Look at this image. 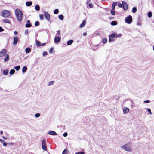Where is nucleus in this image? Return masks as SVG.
Returning <instances> with one entry per match:
<instances>
[{
	"mask_svg": "<svg viewBox=\"0 0 154 154\" xmlns=\"http://www.w3.org/2000/svg\"><path fill=\"white\" fill-rule=\"evenodd\" d=\"M150 102V101L149 100H146L144 101V102L145 103H148Z\"/></svg>",
	"mask_w": 154,
	"mask_h": 154,
	"instance_id": "nucleus-49",
	"label": "nucleus"
},
{
	"mask_svg": "<svg viewBox=\"0 0 154 154\" xmlns=\"http://www.w3.org/2000/svg\"><path fill=\"white\" fill-rule=\"evenodd\" d=\"M2 16L5 18L9 17L10 15V12L7 10H3L1 11Z\"/></svg>",
	"mask_w": 154,
	"mask_h": 154,
	"instance_id": "nucleus-2",
	"label": "nucleus"
},
{
	"mask_svg": "<svg viewBox=\"0 0 154 154\" xmlns=\"http://www.w3.org/2000/svg\"><path fill=\"white\" fill-rule=\"evenodd\" d=\"M88 6L89 8H92L93 6V4L92 3H90L88 4Z\"/></svg>",
	"mask_w": 154,
	"mask_h": 154,
	"instance_id": "nucleus-42",
	"label": "nucleus"
},
{
	"mask_svg": "<svg viewBox=\"0 0 154 154\" xmlns=\"http://www.w3.org/2000/svg\"><path fill=\"white\" fill-rule=\"evenodd\" d=\"M53 50L54 48L53 47L51 48L49 50V53H52L53 52Z\"/></svg>",
	"mask_w": 154,
	"mask_h": 154,
	"instance_id": "nucleus-39",
	"label": "nucleus"
},
{
	"mask_svg": "<svg viewBox=\"0 0 154 154\" xmlns=\"http://www.w3.org/2000/svg\"><path fill=\"white\" fill-rule=\"evenodd\" d=\"M0 141L3 143L4 142V140L1 139H0Z\"/></svg>",
	"mask_w": 154,
	"mask_h": 154,
	"instance_id": "nucleus-55",
	"label": "nucleus"
},
{
	"mask_svg": "<svg viewBox=\"0 0 154 154\" xmlns=\"http://www.w3.org/2000/svg\"><path fill=\"white\" fill-rule=\"evenodd\" d=\"M2 137V138L6 140L7 139V138L5 137L4 136H3Z\"/></svg>",
	"mask_w": 154,
	"mask_h": 154,
	"instance_id": "nucleus-61",
	"label": "nucleus"
},
{
	"mask_svg": "<svg viewBox=\"0 0 154 154\" xmlns=\"http://www.w3.org/2000/svg\"><path fill=\"white\" fill-rule=\"evenodd\" d=\"M42 148L44 151H46L47 150L46 142L45 139H44L42 140Z\"/></svg>",
	"mask_w": 154,
	"mask_h": 154,
	"instance_id": "nucleus-5",
	"label": "nucleus"
},
{
	"mask_svg": "<svg viewBox=\"0 0 154 154\" xmlns=\"http://www.w3.org/2000/svg\"><path fill=\"white\" fill-rule=\"evenodd\" d=\"M129 111V109L127 107L123 108V112L125 114L128 113Z\"/></svg>",
	"mask_w": 154,
	"mask_h": 154,
	"instance_id": "nucleus-14",
	"label": "nucleus"
},
{
	"mask_svg": "<svg viewBox=\"0 0 154 154\" xmlns=\"http://www.w3.org/2000/svg\"><path fill=\"white\" fill-rule=\"evenodd\" d=\"M152 13L151 11H149L148 12L147 15L149 18H150L152 17Z\"/></svg>",
	"mask_w": 154,
	"mask_h": 154,
	"instance_id": "nucleus-29",
	"label": "nucleus"
},
{
	"mask_svg": "<svg viewBox=\"0 0 154 154\" xmlns=\"http://www.w3.org/2000/svg\"><path fill=\"white\" fill-rule=\"evenodd\" d=\"M40 18L41 20H42L44 19V16L43 14H41L39 15Z\"/></svg>",
	"mask_w": 154,
	"mask_h": 154,
	"instance_id": "nucleus-41",
	"label": "nucleus"
},
{
	"mask_svg": "<svg viewBox=\"0 0 154 154\" xmlns=\"http://www.w3.org/2000/svg\"><path fill=\"white\" fill-rule=\"evenodd\" d=\"M60 30H58L57 32V35H60Z\"/></svg>",
	"mask_w": 154,
	"mask_h": 154,
	"instance_id": "nucleus-48",
	"label": "nucleus"
},
{
	"mask_svg": "<svg viewBox=\"0 0 154 154\" xmlns=\"http://www.w3.org/2000/svg\"><path fill=\"white\" fill-rule=\"evenodd\" d=\"M153 51H154V45L153 46Z\"/></svg>",
	"mask_w": 154,
	"mask_h": 154,
	"instance_id": "nucleus-64",
	"label": "nucleus"
},
{
	"mask_svg": "<svg viewBox=\"0 0 154 154\" xmlns=\"http://www.w3.org/2000/svg\"><path fill=\"white\" fill-rule=\"evenodd\" d=\"M46 44V43H43L42 44H41V46H45Z\"/></svg>",
	"mask_w": 154,
	"mask_h": 154,
	"instance_id": "nucleus-54",
	"label": "nucleus"
},
{
	"mask_svg": "<svg viewBox=\"0 0 154 154\" xmlns=\"http://www.w3.org/2000/svg\"><path fill=\"white\" fill-rule=\"evenodd\" d=\"M20 68V66H15L14 67V69L17 70H19Z\"/></svg>",
	"mask_w": 154,
	"mask_h": 154,
	"instance_id": "nucleus-31",
	"label": "nucleus"
},
{
	"mask_svg": "<svg viewBox=\"0 0 154 154\" xmlns=\"http://www.w3.org/2000/svg\"><path fill=\"white\" fill-rule=\"evenodd\" d=\"M122 3L123 5V9L125 10H126L128 9V5L126 2L125 1H122Z\"/></svg>",
	"mask_w": 154,
	"mask_h": 154,
	"instance_id": "nucleus-7",
	"label": "nucleus"
},
{
	"mask_svg": "<svg viewBox=\"0 0 154 154\" xmlns=\"http://www.w3.org/2000/svg\"><path fill=\"white\" fill-rule=\"evenodd\" d=\"M27 70V68L26 66H24L23 67L22 69V71L23 72L25 73L26 71Z\"/></svg>",
	"mask_w": 154,
	"mask_h": 154,
	"instance_id": "nucleus-21",
	"label": "nucleus"
},
{
	"mask_svg": "<svg viewBox=\"0 0 154 154\" xmlns=\"http://www.w3.org/2000/svg\"><path fill=\"white\" fill-rule=\"evenodd\" d=\"M111 24L112 26H115L117 24V23L116 21H113L111 23Z\"/></svg>",
	"mask_w": 154,
	"mask_h": 154,
	"instance_id": "nucleus-23",
	"label": "nucleus"
},
{
	"mask_svg": "<svg viewBox=\"0 0 154 154\" xmlns=\"http://www.w3.org/2000/svg\"><path fill=\"white\" fill-rule=\"evenodd\" d=\"M18 38L17 37L15 36L14 37V42H13V44L14 45H16L17 44L18 40Z\"/></svg>",
	"mask_w": 154,
	"mask_h": 154,
	"instance_id": "nucleus-10",
	"label": "nucleus"
},
{
	"mask_svg": "<svg viewBox=\"0 0 154 154\" xmlns=\"http://www.w3.org/2000/svg\"><path fill=\"white\" fill-rule=\"evenodd\" d=\"M27 23H29V24H31L30 23V20H28L27 21Z\"/></svg>",
	"mask_w": 154,
	"mask_h": 154,
	"instance_id": "nucleus-58",
	"label": "nucleus"
},
{
	"mask_svg": "<svg viewBox=\"0 0 154 154\" xmlns=\"http://www.w3.org/2000/svg\"><path fill=\"white\" fill-rule=\"evenodd\" d=\"M4 30V29L2 28L1 26H0V32H2Z\"/></svg>",
	"mask_w": 154,
	"mask_h": 154,
	"instance_id": "nucleus-52",
	"label": "nucleus"
},
{
	"mask_svg": "<svg viewBox=\"0 0 154 154\" xmlns=\"http://www.w3.org/2000/svg\"><path fill=\"white\" fill-rule=\"evenodd\" d=\"M68 133H67V132H65L63 134V136L64 137H66L67 135H68Z\"/></svg>",
	"mask_w": 154,
	"mask_h": 154,
	"instance_id": "nucleus-46",
	"label": "nucleus"
},
{
	"mask_svg": "<svg viewBox=\"0 0 154 154\" xmlns=\"http://www.w3.org/2000/svg\"><path fill=\"white\" fill-rule=\"evenodd\" d=\"M24 33H25V35H27V34H28V30H26L25 31V32H24Z\"/></svg>",
	"mask_w": 154,
	"mask_h": 154,
	"instance_id": "nucleus-50",
	"label": "nucleus"
},
{
	"mask_svg": "<svg viewBox=\"0 0 154 154\" xmlns=\"http://www.w3.org/2000/svg\"><path fill=\"white\" fill-rule=\"evenodd\" d=\"M44 15L46 19L48 21H50V14L47 12H44Z\"/></svg>",
	"mask_w": 154,
	"mask_h": 154,
	"instance_id": "nucleus-6",
	"label": "nucleus"
},
{
	"mask_svg": "<svg viewBox=\"0 0 154 154\" xmlns=\"http://www.w3.org/2000/svg\"><path fill=\"white\" fill-rule=\"evenodd\" d=\"M73 42V40L71 39L68 41L67 42V44L68 45H71Z\"/></svg>",
	"mask_w": 154,
	"mask_h": 154,
	"instance_id": "nucleus-17",
	"label": "nucleus"
},
{
	"mask_svg": "<svg viewBox=\"0 0 154 154\" xmlns=\"http://www.w3.org/2000/svg\"><path fill=\"white\" fill-rule=\"evenodd\" d=\"M54 83V81H51L49 82L48 86H50L52 85Z\"/></svg>",
	"mask_w": 154,
	"mask_h": 154,
	"instance_id": "nucleus-36",
	"label": "nucleus"
},
{
	"mask_svg": "<svg viewBox=\"0 0 154 154\" xmlns=\"http://www.w3.org/2000/svg\"><path fill=\"white\" fill-rule=\"evenodd\" d=\"M9 60V56L8 54H7L5 55V59H4V61L5 62H7Z\"/></svg>",
	"mask_w": 154,
	"mask_h": 154,
	"instance_id": "nucleus-12",
	"label": "nucleus"
},
{
	"mask_svg": "<svg viewBox=\"0 0 154 154\" xmlns=\"http://www.w3.org/2000/svg\"><path fill=\"white\" fill-rule=\"evenodd\" d=\"M48 134L52 135H53V136L57 135V134L56 132H55L54 131H51V130L49 131L48 132Z\"/></svg>",
	"mask_w": 154,
	"mask_h": 154,
	"instance_id": "nucleus-9",
	"label": "nucleus"
},
{
	"mask_svg": "<svg viewBox=\"0 0 154 154\" xmlns=\"http://www.w3.org/2000/svg\"><path fill=\"white\" fill-rule=\"evenodd\" d=\"M32 26L31 24L26 23L25 25V27L26 28H29Z\"/></svg>",
	"mask_w": 154,
	"mask_h": 154,
	"instance_id": "nucleus-33",
	"label": "nucleus"
},
{
	"mask_svg": "<svg viewBox=\"0 0 154 154\" xmlns=\"http://www.w3.org/2000/svg\"><path fill=\"white\" fill-rule=\"evenodd\" d=\"M47 53L46 51H44L42 53L43 55L44 56H45L46 55H47Z\"/></svg>",
	"mask_w": 154,
	"mask_h": 154,
	"instance_id": "nucleus-43",
	"label": "nucleus"
},
{
	"mask_svg": "<svg viewBox=\"0 0 154 154\" xmlns=\"http://www.w3.org/2000/svg\"><path fill=\"white\" fill-rule=\"evenodd\" d=\"M32 2L31 1L26 2V5L27 6H30L32 5Z\"/></svg>",
	"mask_w": 154,
	"mask_h": 154,
	"instance_id": "nucleus-16",
	"label": "nucleus"
},
{
	"mask_svg": "<svg viewBox=\"0 0 154 154\" xmlns=\"http://www.w3.org/2000/svg\"><path fill=\"white\" fill-rule=\"evenodd\" d=\"M147 110L149 113H150V114H152V113L151 112V110L149 108H147Z\"/></svg>",
	"mask_w": 154,
	"mask_h": 154,
	"instance_id": "nucleus-44",
	"label": "nucleus"
},
{
	"mask_svg": "<svg viewBox=\"0 0 154 154\" xmlns=\"http://www.w3.org/2000/svg\"><path fill=\"white\" fill-rule=\"evenodd\" d=\"M3 145L4 146H6L7 145V144H8V143H6V142H4L3 143Z\"/></svg>",
	"mask_w": 154,
	"mask_h": 154,
	"instance_id": "nucleus-53",
	"label": "nucleus"
},
{
	"mask_svg": "<svg viewBox=\"0 0 154 154\" xmlns=\"http://www.w3.org/2000/svg\"><path fill=\"white\" fill-rule=\"evenodd\" d=\"M112 39L111 38V37L109 36V42H112Z\"/></svg>",
	"mask_w": 154,
	"mask_h": 154,
	"instance_id": "nucleus-51",
	"label": "nucleus"
},
{
	"mask_svg": "<svg viewBox=\"0 0 154 154\" xmlns=\"http://www.w3.org/2000/svg\"><path fill=\"white\" fill-rule=\"evenodd\" d=\"M25 51L26 53H29L31 51V49L30 48L27 47L25 49Z\"/></svg>",
	"mask_w": 154,
	"mask_h": 154,
	"instance_id": "nucleus-18",
	"label": "nucleus"
},
{
	"mask_svg": "<svg viewBox=\"0 0 154 154\" xmlns=\"http://www.w3.org/2000/svg\"><path fill=\"white\" fill-rule=\"evenodd\" d=\"M36 45L38 47H39L41 46V43L38 41L37 40L36 41Z\"/></svg>",
	"mask_w": 154,
	"mask_h": 154,
	"instance_id": "nucleus-26",
	"label": "nucleus"
},
{
	"mask_svg": "<svg viewBox=\"0 0 154 154\" xmlns=\"http://www.w3.org/2000/svg\"><path fill=\"white\" fill-rule=\"evenodd\" d=\"M39 25V23L38 21H36L35 23V26H37Z\"/></svg>",
	"mask_w": 154,
	"mask_h": 154,
	"instance_id": "nucleus-35",
	"label": "nucleus"
},
{
	"mask_svg": "<svg viewBox=\"0 0 154 154\" xmlns=\"http://www.w3.org/2000/svg\"><path fill=\"white\" fill-rule=\"evenodd\" d=\"M125 22L127 24H130L132 22V18L131 16L129 15L125 19Z\"/></svg>",
	"mask_w": 154,
	"mask_h": 154,
	"instance_id": "nucleus-3",
	"label": "nucleus"
},
{
	"mask_svg": "<svg viewBox=\"0 0 154 154\" xmlns=\"http://www.w3.org/2000/svg\"><path fill=\"white\" fill-rule=\"evenodd\" d=\"M137 10V9L136 7H134L132 8V12L133 13H135L136 12Z\"/></svg>",
	"mask_w": 154,
	"mask_h": 154,
	"instance_id": "nucleus-25",
	"label": "nucleus"
},
{
	"mask_svg": "<svg viewBox=\"0 0 154 154\" xmlns=\"http://www.w3.org/2000/svg\"><path fill=\"white\" fill-rule=\"evenodd\" d=\"M122 36V35L121 34H119L116 35V38L120 37Z\"/></svg>",
	"mask_w": 154,
	"mask_h": 154,
	"instance_id": "nucleus-47",
	"label": "nucleus"
},
{
	"mask_svg": "<svg viewBox=\"0 0 154 154\" xmlns=\"http://www.w3.org/2000/svg\"><path fill=\"white\" fill-rule=\"evenodd\" d=\"M61 38L59 36L55 37L54 39V42L55 43H58L60 41Z\"/></svg>",
	"mask_w": 154,
	"mask_h": 154,
	"instance_id": "nucleus-11",
	"label": "nucleus"
},
{
	"mask_svg": "<svg viewBox=\"0 0 154 154\" xmlns=\"http://www.w3.org/2000/svg\"><path fill=\"white\" fill-rule=\"evenodd\" d=\"M118 6L119 7H120V8L122 7V6H123L122 4V3L121 4L120 3L118 4Z\"/></svg>",
	"mask_w": 154,
	"mask_h": 154,
	"instance_id": "nucleus-45",
	"label": "nucleus"
},
{
	"mask_svg": "<svg viewBox=\"0 0 154 154\" xmlns=\"http://www.w3.org/2000/svg\"><path fill=\"white\" fill-rule=\"evenodd\" d=\"M2 21L3 22L5 23H8L9 24H11V22L8 19H5L2 20Z\"/></svg>",
	"mask_w": 154,
	"mask_h": 154,
	"instance_id": "nucleus-13",
	"label": "nucleus"
},
{
	"mask_svg": "<svg viewBox=\"0 0 154 154\" xmlns=\"http://www.w3.org/2000/svg\"><path fill=\"white\" fill-rule=\"evenodd\" d=\"M15 13L17 19L19 21H21L23 17L22 11L19 9H16L15 10Z\"/></svg>",
	"mask_w": 154,
	"mask_h": 154,
	"instance_id": "nucleus-1",
	"label": "nucleus"
},
{
	"mask_svg": "<svg viewBox=\"0 0 154 154\" xmlns=\"http://www.w3.org/2000/svg\"><path fill=\"white\" fill-rule=\"evenodd\" d=\"M86 23V21L85 20H83L82 23L79 26V27L80 28H82L85 25Z\"/></svg>",
	"mask_w": 154,
	"mask_h": 154,
	"instance_id": "nucleus-15",
	"label": "nucleus"
},
{
	"mask_svg": "<svg viewBox=\"0 0 154 154\" xmlns=\"http://www.w3.org/2000/svg\"><path fill=\"white\" fill-rule=\"evenodd\" d=\"M59 12V10L58 9H55L54 11V13L55 14H57Z\"/></svg>",
	"mask_w": 154,
	"mask_h": 154,
	"instance_id": "nucleus-32",
	"label": "nucleus"
},
{
	"mask_svg": "<svg viewBox=\"0 0 154 154\" xmlns=\"http://www.w3.org/2000/svg\"><path fill=\"white\" fill-rule=\"evenodd\" d=\"M8 70L4 69L3 70V74L4 75H7L8 74Z\"/></svg>",
	"mask_w": 154,
	"mask_h": 154,
	"instance_id": "nucleus-20",
	"label": "nucleus"
},
{
	"mask_svg": "<svg viewBox=\"0 0 154 154\" xmlns=\"http://www.w3.org/2000/svg\"><path fill=\"white\" fill-rule=\"evenodd\" d=\"M109 36L112 38L116 37V35L115 33H112Z\"/></svg>",
	"mask_w": 154,
	"mask_h": 154,
	"instance_id": "nucleus-28",
	"label": "nucleus"
},
{
	"mask_svg": "<svg viewBox=\"0 0 154 154\" xmlns=\"http://www.w3.org/2000/svg\"><path fill=\"white\" fill-rule=\"evenodd\" d=\"M14 33L15 35H17L18 34V32L17 31H15L14 32Z\"/></svg>",
	"mask_w": 154,
	"mask_h": 154,
	"instance_id": "nucleus-57",
	"label": "nucleus"
},
{
	"mask_svg": "<svg viewBox=\"0 0 154 154\" xmlns=\"http://www.w3.org/2000/svg\"><path fill=\"white\" fill-rule=\"evenodd\" d=\"M121 148L127 151L130 152L131 151V149L130 148L129 143L122 146Z\"/></svg>",
	"mask_w": 154,
	"mask_h": 154,
	"instance_id": "nucleus-4",
	"label": "nucleus"
},
{
	"mask_svg": "<svg viewBox=\"0 0 154 154\" xmlns=\"http://www.w3.org/2000/svg\"><path fill=\"white\" fill-rule=\"evenodd\" d=\"M7 52V51L5 49H4L0 51V57H2L5 55Z\"/></svg>",
	"mask_w": 154,
	"mask_h": 154,
	"instance_id": "nucleus-8",
	"label": "nucleus"
},
{
	"mask_svg": "<svg viewBox=\"0 0 154 154\" xmlns=\"http://www.w3.org/2000/svg\"><path fill=\"white\" fill-rule=\"evenodd\" d=\"M40 6L38 5H36L35 7V9L37 11H38L40 10Z\"/></svg>",
	"mask_w": 154,
	"mask_h": 154,
	"instance_id": "nucleus-27",
	"label": "nucleus"
},
{
	"mask_svg": "<svg viewBox=\"0 0 154 154\" xmlns=\"http://www.w3.org/2000/svg\"><path fill=\"white\" fill-rule=\"evenodd\" d=\"M15 72V70L14 69H11L9 72V74L11 75H13Z\"/></svg>",
	"mask_w": 154,
	"mask_h": 154,
	"instance_id": "nucleus-30",
	"label": "nucleus"
},
{
	"mask_svg": "<svg viewBox=\"0 0 154 154\" xmlns=\"http://www.w3.org/2000/svg\"><path fill=\"white\" fill-rule=\"evenodd\" d=\"M83 35L84 36H85L87 35V33L86 32H85L83 34Z\"/></svg>",
	"mask_w": 154,
	"mask_h": 154,
	"instance_id": "nucleus-59",
	"label": "nucleus"
},
{
	"mask_svg": "<svg viewBox=\"0 0 154 154\" xmlns=\"http://www.w3.org/2000/svg\"><path fill=\"white\" fill-rule=\"evenodd\" d=\"M110 13L111 14L113 15H114L116 14L115 11V9H112L110 11Z\"/></svg>",
	"mask_w": 154,
	"mask_h": 154,
	"instance_id": "nucleus-22",
	"label": "nucleus"
},
{
	"mask_svg": "<svg viewBox=\"0 0 154 154\" xmlns=\"http://www.w3.org/2000/svg\"><path fill=\"white\" fill-rule=\"evenodd\" d=\"M75 154H85V152L83 151H80L75 153Z\"/></svg>",
	"mask_w": 154,
	"mask_h": 154,
	"instance_id": "nucleus-40",
	"label": "nucleus"
},
{
	"mask_svg": "<svg viewBox=\"0 0 154 154\" xmlns=\"http://www.w3.org/2000/svg\"><path fill=\"white\" fill-rule=\"evenodd\" d=\"M3 134V131H0V134Z\"/></svg>",
	"mask_w": 154,
	"mask_h": 154,
	"instance_id": "nucleus-63",
	"label": "nucleus"
},
{
	"mask_svg": "<svg viewBox=\"0 0 154 154\" xmlns=\"http://www.w3.org/2000/svg\"><path fill=\"white\" fill-rule=\"evenodd\" d=\"M9 145H13L14 144V143H8Z\"/></svg>",
	"mask_w": 154,
	"mask_h": 154,
	"instance_id": "nucleus-56",
	"label": "nucleus"
},
{
	"mask_svg": "<svg viewBox=\"0 0 154 154\" xmlns=\"http://www.w3.org/2000/svg\"><path fill=\"white\" fill-rule=\"evenodd\" d=\"M137 26H140V23H137Z\"/></svg>",
	"mask_w": 154,
	"mask_h": 154,
	"instance_id": "nucleus-62",
	"label": "nucleus"
},
{
	"mask_svg": "<svg viewBox=\"0 0 154 154\" xmlns=\"http://www.w3.org/2000/svg\"><path fill=\"white\" fill-rule=\"evenodd\" d=\"M90 0H87V2H86V4H88L89 2H90Z\"/></svg>",
	"mask_w": 154,
	"mask_h": 154,
	"instance_id": "nucleus-60",
	"label": "nucleus"
},
{
	"mask_svg": "<svg viewBox=\"0 0 154 154\" xmlns=\"http://www.w3.org/2000/svg\"><path fill=\"white\" fill-rule=\"evenodd\" d=\"M58 18L60 20H63L64 18V16L62 14L59 15L58 16Z\"/></svg>",
	"mask_w": 154,
	"mask_h": 154,
	"instance_id": "nucleus-24",
	"label": "nucleus"
},
{
	"mask_svg": "<svg viewBox=\"0 0 154 154\" xmlns=\"http://www.w3.org/2000/svg\"><path fill=\"white\" fill-rule=\"evenodd\" d=\"M40 114L39 113H37L35 115V116L36 118H38L40 116Z\"/></svg>",
	"mask_w": 154,
	"mask_h": 154,
	"instance_id": "nucleus-38",
	"label": "nucleus"
},
{
	"mask_svg": "<svg viewBox=\"0 0 154 154\" xmlns=\"http://www.w3.org/2000/svg\"><path fill=\"white\" fill-rule=\"evenodd\" d=\"M107 41V39L105 38H103L102 40V43L103 44L106 43Z\"/></svg>",
	"mask_w": 154,
	"mask_h": 154,
	"instance_id": "nucleus-37",
	"label": "nucleus"
},
{
	"mask_svg": "<svg viewBox=\"0 0 154 154\" xmlns=\"http://www.w3.org/2000/svg\"><path fill=\"white\" fill-rule=\"evenodd\" d=\"M67 149L66 148L65 149L63 152L62 154H67Z\"/></svg>",
	"mask_w": 154,
	"mask_h": 154,
	"instance_id": "nucleus-34",
	"label": "nucleus"
},
{
	"mask_svg": "<svg viewBox=\"0 0 154 154\" xmlns=\"http://www.w3.org/2000/svg\"><path fill=\"white\" fill-rule=\"evenodd\" d=\"M117 4V2H113L112 4V9H115V7L116 6V5Z\"/></svg>",
	"mask_w": 154,
	"mask_h": 154,
	"instance_id": "nucleus-19",
	"label": "nucleus"
}]
</instances>
